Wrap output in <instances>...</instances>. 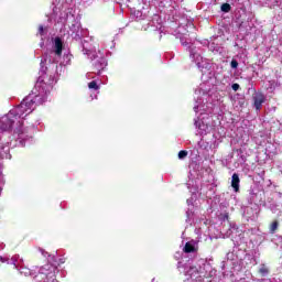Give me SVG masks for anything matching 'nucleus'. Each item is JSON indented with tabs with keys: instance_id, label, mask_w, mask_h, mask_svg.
<instances>
[{
	"instance_id": "nucleus-1",
	"label": "nucleus",
	"mask_w": 282,
	"mask_h": 282,
	"mask_svg": "<svg viewBox=\"0 0 282 282\" xmlns=\"http://www.w3.org/2000/svg\"><path fill=\"white\" fill-rule=\"evenodd\" d=\"M36 98H39V96H35V99H33L32 96H28L18 107L13 108L8 115L2 117L0 119L1 131H12L14 124L23 127V116L32 113Z\"/></svg>"
},
{
	"instance_id": "nucleus-2",
	"label": "nucleus",
	"mask_w": 282,
	"mask_h": 282,
	"mask_svg": "<svg viewBox=\"0 0 282 282\" xmlns=\"http://www.w3.org/2000/svg\"><path fill=\"white\" fill-rule=\"evenodd\" d=\"M50 268H52L50 264L42 267L41 274H44V276H46V282H58V280H56V274L54 273V271L45 272V270H50Z\"/></svg>"
},
{
	"instance_id": "nucleus-3",
	"label": "nucleus",
	"mask_w": 282,
	"mask_h": 282,
	"mask_svg": "<svg viewBox=\"0 0 282 282\" xmlns=\"http://www.w3.org/2000/svg\"><path fill=\"white\" fill-rule=\"evenodd\" d=\"M263 102H265V96L263 94H256L253 96V106L256 107L257 111L263 107Z\"/></svg>"
},
{
	"instance_id": "nucleus-4",
	"label": "nucleus",
	"mask_w": 282,
	"mask_h": 282,
	"mask_svg": "<svg viewBox=\"0 0 282 282\" xmlns=\"http://www.w3.org/2000/svg\"><path fill=\"white\" fill-rule=\"evenodd\" d=\"M241 180H239V174L234 173L231 176V187L234 188L235 193H239V183Z\"/></svg>"
},
{
	"instance_id": "nucleus-5",
	"label": "nucleus",
	"mask_w": 282,
	"mask_h": 282,
	"mask_svg": "<svg viewBox=\"0 0 282 282\" xmlns=\"http://www.w3.org/2000/svg\"><path fill=\"white\" fill-rule=\"evenodd\" d=\"M55 54L62 56L63 54V40L61 37H55Z\"/></svg>"
},
{
	"instance_id": "nucleus-6",
	"label": "nucleus",
	"mask_w": 282,
	"mask_h": 282,
	"mask_svg": "<svg viewBox=\"0 0 282 282\" xmlns=\"http://www.w3.org/2000/svg\"><path fill=\"white\" fill-rule=\"evenodd\" d=\"M183 251L186 254H191V252H195V246H193V243H191V242H186L184 248H183Z\"/></svg>"
},
{
	"instance_id": "nucleus-7",
	"label": "nucleus",
	"mask_w": 282,
	"mask_h": 282,
	"mask_svg": "<svg viewBox=\"0 0 282 282\" xmlns=\"http://www.w3.org/2000/svg\"><path fill=\"white\" fill-rule=\"evenodd\" d=\"M276 230H279V220H275L270 225V234L271 235H274V232H276Z\"/></svg>"
},
{
	"instance_id": "nucleus-8",
	"label": "nucleus",
	"mask_w": 282,
	"mask_h": 282,
	"mask_svg": "<svg viewBox=\"0 0 282 282\" xmlns=\"http://www.w3.org/2000/svg\"><path fill=\"white\" fill-rule=\"evenodd\" d=\"M259 273L262 274V276H267V274H270V269H268L265 264H262L259 269Z\"/></svg>"
},
{
	"instance_id": "nucleus-9",
	"label": "nucleus",
	"mask_w": 282,
	"mask_h": 282,
	"mask_svg": "<svg viewBox=\"0 0 282 282\" xmlns=\"http://www.w3.org/2000/svg\"><path fill=\"white\" fill-rule=\"evenodd\" d=\"M220 10L221 12H230V10H232V7L230 6V3H223Z\"/></svg>"
},
{
	"instance_id": "nucleus-10",
	"label": "nucleus",
	"mask_w": 282,
	"mask_h": 282,
	"mask_svg": "<svg viewBox=\"0 0 282 282\" xmlns=\"http://www.w3.org/2000/svg\"><path fill=\"white\" fill-rule=\"evenodd\" d=\"M88 88L95 89V91H98V89H100V86H98V83H96V80H93L88 84Z\"/></svg>"
},
{
	"instance_id": "nucleus-11",
	"label": "nucleus",
	"mask_w": 282,
	"mask_h": 282,
	"mask_svg": "<svg viewBox=\"0 0 282 282\" xmlns=\"http://www.w3.org/2000/svg\"><path fill=\"white\" fill-rule=\"evenodd\" d=\"M188 156V151H186V150H181L180 152H178V160H184L185 158H187Z\"/></svg>"
},
{
	"instance_id": "nucleus-12",
	"label": "nucleus",
	"mask_w": 282,
	"mask_h": 282,
	"mask_svg": "<svg viewBox=\"0 0 282 282\" xmlns=\"http://www.w3.org/2000/svg\"><path fill=\"white\" fill-rule=\"evenodd\" d=\"M230 67H231L232 69H237V67H239V62H237V59H232V61L230 62Z\"/></svg>"
},
{
	"instance_id": "nucleus-13",
	"label": "nucleus",
	"mask_w": 282,
	"mask_h": 282,
	"mask_svg": "<svg viewBox=\"0 0 282 282\" xmlns=\"http://www.w3.org/2000/svg\"><path fill=\"white\" fill-rule=\"evenodd\" d=\"M39 34L40 36H43V34H45V29L43 28V25L39 26Z\"/></svg>"
},
{
	"instance_id": "nucleus-14",
	"label": "nucleus",
	"mask_w": 282,
	"mask_h": 282,
	"mask_svg": "<svg viewBox=\"0 0 282 282\" xmlns=\"http://www.w3.org/2000/svg\"><path fill=\"white\" fill-rule=\"evenodd\" d=\"M239 87H240L239 84H232L231 85V88H232L234 91H239Z\"/></svg>"
},
{
	"instance_id": "nucleus-15",
	"label": "nucleus",
	"mask_w": 282,
	"mask_h": 282,
	"mask_svg": "<svg viewBox=\"0 0 282 282\" xmlns=\"http://www.w3.org/2000/svg\"><path fill=\"white\" fill-rule=\"evenodd\" d=\"M228 218H229L228 214H225L224 219H228Z\"/></svg>"
},
{
	"instance_id": "nucleus-16",
	"label": "nucleus",
	"mask_w": 282,
	"mask_h": 282,
	"mask_svg": "<svg viewBox=\"0 0 282 282\" xmlns=\"http://www.w3.org/2000/svg\"><path fill=\"white\" fill-rule=\"evenodd\" d=\"M50 87H52V85H50V84H48V85H46V89H50Z\"/></svg>"
},
{
	"instance_id": "nucleus-17",
	"label": "nucleus",
	"mask_w": 282,
	"mask_h": 282,
	"mask_svg": "<svg viewBox=\"0 0 282 282\" xmlns=\"http://www.w3.org/2000/svg\"><path fill=\"white\" fill-rule=\"evenodd\" d=\"M37 85H41V82H40V83H37Z\"/></svg>"
}]
</instances>
